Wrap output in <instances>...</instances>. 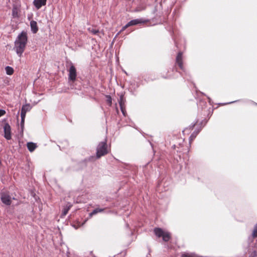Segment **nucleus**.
<instances>
[{
	"label": "nucleus",
	"instance_id": "nucleus-27",
	"mask_svg": "<svg viewBox=\"0 0 257 257\" xmlns=\"http://www.w3.org/2000/svg\"><path fill=\"white\" fill-rule=\"evenodd\" d=\"M129 27V26H127V24L124 26V27H123V28H122L121 31H124L127 28Z\"/></svg>",
	"mask_w": 257,
	"mask_h": 257
},
{
	"label": "nucleus",
	"instance_id": "nucleus-8",
	"mask_svg": "<svg viewBox=\"0 0 257 257\" xmlns=\"http://www.w3.org/2000/svg\"><path fill=\"white\" fill-rule=\"evenodd\" d=\"M176 64L178 65L181 70H184V66L183 62V53L179 52L176 58Z\"/></svg>",
	"mask_w": 257,
	"mask_h": 257
},
{
	"label": "nucleus",
	"instance_id": "nucleus-13",
	"mask_svg": "<svg viewBox=\"0 0 257 257\" xmlns=\"http://www.w3.org/2000/svg\"><path fill=\"white\" fill-rule=\"evenodd\" d=\"M143 22L142 21V20H139V19L133 20L131 21L127 24V26L130 27L131 26L136 25L142 23Z\"/></svg>",
	"mask_w": 257,
	"mask_h": 257
},
{
	"label": "nucleus",
	"instance_id": "nucleus-12",
	"mask_svg": "<svg viewBox=\"0 0 257 257\" xmlns=\"http://www.w3.org/2000/svg\"><path fill=\"white\" fill-rule=\"evenodd\" d=\"M27 146L29 151L31 152H33L37 147L36 144L32 142H29L27 144Z\"/></svg>",
	"mask_w": 257,
	"mask_h": 257
},
{
	"label": "nucleus",
	"instance_id": "nucleus-3",
	"mask_svg": "<svg viewBox=\"0 0 257 257\" xmlns=\"http://www.w3.org/2000/svg\"><path fill=\"white\" fill-rule=\"evenodd\" d=\"M155 234L159 238L162 237L164 241L168 242L171 238V234L167 231H165L161 228L156 227L154 229Z\"/></svg>",
	"mask_w": 257,
	"mask_h": 257
},
{
	"label": "nucleus",
	"instance_id": "nucleus-15",
	"mask_svg": "<svg viewBox=\"0 0 257 257\" xmlns=\"http://www.w3.org/2000/svg\"><path fill=\"white\" fill-rule=\"evenodd\" d=\"M71 207L72 205L70 203H68L66 206H65L63 210L62 215L64 216L66 215Z\"/></svg>",
	"mask_w": 257,
	"mask_h": 257
},
{
	"label": "nucleus",
	"instance_id": "nucleus-7",
	"mask_svg": "<svg viewBox=\"0 0 257 257\" xmlns=\"http://www.w3.org/2000/svg\"><path fill=\"white\" fill-rule=\"evenodd\" d=\"M4 137L5 138L8 140H11V128L10 125L9 123H6L5 124L4 126Z\"/></svg>",
	"mask_w": 257,
	"mask_h": 257
},
{
	"label": "nucleus",
	"instance_id": "nucleus-26",
	"mask_svg": "<svg viewBox=\"0 0 257 257\" xmlns=\"http://www.w3.org/2000/svg\"><path fill=\"white\" fill-rule=\"evenodd\" d=\"M107 102L108 103H109L110 105L111 104V98L110 96L108 95L107 96Z\"/></svg>",
	"mask_w": 257,
	"mask_h": 257
},
{
	"label": "nucleus",
	"instance_id": "nucleus-18",
	"mask_svg": "<svg viewBox=\"0 0 257 257\" xmlns=\"http://www.w3.org/2000/svg\"><path fill=\"white\" fill-rule=\"evenodd\" d=\"M5 70L8 75H11L14 73V69L10 66H7L5 68Z\"/></svg>",
	"mask_w": 257,
	"mask_h": 257
},
{
	"label": "nucleus",
	"instance_id": "nucleus-5",
	"mask_svg": "<svg viewBox=\"0 0 257 257\" xmlns=\"http://www.w3.org/2000/svg\"><path fill=\"white\" fill-rule=\"evenodd\" d=\"M1 199L2 202L6 205H10L12 203V198L8 192H2Z\"/></svg>",
	"mask_w": 257,
	"mask_h": 257
},
{
	"label": "nucleus",
	"instance_id": "nucleus-4",
	"mask_svg": "<svg viewBox=\"0 0 257 257\" xmlns=\"http://www.w3.org/2000/svg\"><path fill=\"white\" fill-rule=\"evenodd\" d=\"M68 79L72 82H74L76 79L77 71L75 67L71 64L70 67L68 70Z\"/></svg>",
	"mask_w": 257,
	"mask_h": 257
},
{
	"label": "nucleus",
	"instance_id": "nucleus-9",
	"mask_svg": "<svg viewBox=\"0 0 257 257\" xmlns=\"http://www.w3.org/2000/svg\"><path fill=\"white\" fill-rule=\"evenodd\" d=\"M146 8V2L145 0H139V4L136 8L135 12H141Z\"/></svg>",
	"mask_w": 257,
	"mask_h": 257
},
{
	"label": "nucleus",
	"instance_id": "nucleus-14",
	"mask_svg": "<svg viewBox=\"0 0 257 257\" xmlns=\"http://www.w3.org/2000/svg\"><path fill=\"white\" fill-rule=\"evenodd\" d=\"M143 22L142 21V20H139V19L133 20L131 21L127 24V26L130 27L131 26L136 25L142 23Z\"/></svg>",
	"mask_w": 257,
	"mask_h": 257
},
{
	"label": "nucleus",
	"instance_id": "nucleus-17",
	"mask_svg": "<svg viewBox=\"0 0 257 257\" xmlns=\"http://www.w3.org/2000/svg\"><path fill=\"white\" fill-rule=\"evenodd\" d=\"M88 32L93 35H97L99 33L98 29H96L93 27H90L87 29Z\"/></svg>",
	"mask_w": 257,
	"mask_h": 257
},
{
	"label": "nucleus",
	"instance_id": "nucleus-6",
	"mask_svg": "<svg viewBox=\"0 0 257 257\" xmlns=\"http://www.w3.org/2000/svg\"><path fill=\"white\" fill-rule=\"evenodd\" d=\"M32 107L30 104H26L22 106L21 110V123H24L25 121V118L26 117V113L31 109Z\"/></svg>",
	"mask_w": 257,
	"mask_h": 257
},
{
	"label": "nucleus",
	"instance_id": "nucleus-24",
	"mask_svg": "<svg viewBox=\"0 0 257 257\" xmlns=\"http://www.w3.org/2000/svg\"><path fill=\"white\" fill-rule=\"evenodd\" d=\"M249 257H257V250H254L252 252Z\"/></svg>",
	"mask_w": 257,
	"mask_h": 257
},
{
	"label": "nucleus",
	"instance_id": "nucleus-19",
	"mask_svg": "<svg viewBox=\"0 0 257 257\" xmlns=\"http://www.w3.org/2000/svg\"><path fill=\"white\" fill-rule=\"evenodd\" d=\"M105 210V208H96L93 210V211L90 214L91 216L96 214L98 212H103Z\"/></svg>",
	"mask_w": 257,
	"mask_h": 257
},
{
	"label": "nucleus",
	"instance_id": "nucleus-25",
	"mask_svg": "<svg viewBox=\"0 0 257 257\" xmlns=\"http://www.w3.org/2000/svg\"><path fill=\"white\" fill-rule=\"evenodd\" d=\"M6 112L5 110L0 109V117L3 116L6 114Z\"/></svg>",
	"mask_w": 257,
	"mask_h": 257
},
{
	"label": "nucleus",
	"instance_id": "nucleus-10",
	"mask_svg": "<svg viewBox=\"0 0 257 257\" xmlns=\"http://www.w3.org/2000/svg\"><path fill=\"white\" fill-rule=\"evenodd\" d=\"M46 1L47 0H34L33 4L35 7L38 10L43 6L46 5Z\"/></svg>",
	"mask_w": 257,
	"mask_h": 257
},
{
	"label": "nucleus",
	"instance_id": "nucleus-23",
	"mask_svg": "<svg viewBox=\"0 0 257 257\" xmlns=\"http://www.w3.org/2000/svg\"><path fill=\"white\" fill-rule=\"evenodd\" d=\"M120 110L123 114V115L124 116H126V110H125V106H120Z\"/></svg>",
	"mask_w": 257,
	"mask_h": 257
},
{
	"label": "nucleus",
	"instance_id": "nucleus-2",
	"mask_svg": "<svg viewBox=\"0 0 257 257\" xmlns=\"http://www.w3.org/2000/svg\"><path fill=\"white\" fill-rule=\"evenodd\" d=\"M109 152V150L106 143V140L100 142L96 148V158H100L102 156H105Z\"/></svg>",
	"mask_w": 257,
	"mask_h": 257
},
{
	"label": "nucleus",
	"instance_id": "nucleus-1",
	"mask_svg": "<svg viewBox=\"0 0 257 257\" xmlns=\"http://www.w3.org/2000/svg\"><path fill=\"white\" fill-rule=\"evenodd\" d=\"M27 42L28 37L27 33L23 31L18 36L15 42L14 48L19 57H21L22 56L26 49Z\"/></svg>",
	"mask_w": 257,
	"mask_h": 257
},
{
	"label": "nucleus",
	"instance_id": "nucleus-21",
	"mask_svg": "<svg viewBox=\"0 0 257 257\" xmlns=\"http://www.w3.org/2000/svg\"><path fill=\"white\" fill-rule=\"evenodd\" d=\"M252 236L253 238L257 237V224L254 227L252 233Z\"/></svg>",
	"mask_w": 257,
	"mask_h": 257
},
{
	"label": "nucleus",
	"instance_id": "nucleus-20",
	"mask_svg": "<svg viewBox=\"0 0 257 257\" xmlns=\"http://www.w3.org/2000/svg\"><path fill=\"white\" fill-rule=\"evenodd\" d=\"M198 132H193L191 136L190 137V138H189V143L190 144H191V143L192 142V141L195 139V138L196 137L197 135H198Z\"/></svg>",
	"mask_w": 257,
	"mask_h": 257
},
{
	"label": "nucleus",
	"instance_id": "nucleus-16",
	"mask_svg": "<svg viewBox=\"0 0 257 257\" xmlns=\"http://www.w3.org/2000/svg\"><path fill=\"white\" fill-rule=\"evenodd\" d=\"M181 257H198L197 255L192 252H183L181 254Z\"/></svg>",
	"mask_w": 257,
	"mask_h": 257
},
{
	"label": "nucleus",
	"instance_id": "nucleus-28",
	"mask_svg": "<svg viewBox=\"0 0 257 257\" xmlns=\"http://www.w3.org/2000/svg\"><path fill=\"white\" fill-rule=\"evenodd\" d=\"M16 14H17V13H15V10H13V16L15 17Z\"/></svg>",
	"mask_w": 257,
	"mask_h": 257
},
{
	"label": "nucleus",
	"instance_id": "nucleus-11",
	"mask_svg": "<svg viewBox=\"0 0 257 257\" xmlns=\"http://www.w3.org/2000/svg\"><path fill=\"white\" fill-rule=\"evenodd\" d=\"M30 26L31 30L33 33H36L38 31V28L37 27V23L35 21H32L30 22Z\"/></svg>",
	"mask_w": 257,
	"mask_h": 257
},
{
	"label": "nucleus",
	"instance_id": "nucleus-22",
	"mask_svg": "<svg viewBox=\"0 0 257 257\" xmlns=\"http://www.w3.org/2000/svg\"><path fill=\"white\" fill-rule=\"evenodd\" d=\"M119 104L120 106H124L125 105V101L123 99V96H121L120 97L119 100Z\"/></svg>",
	"mask_w": 257,
	"mask_h": 257
}]
</instances>
